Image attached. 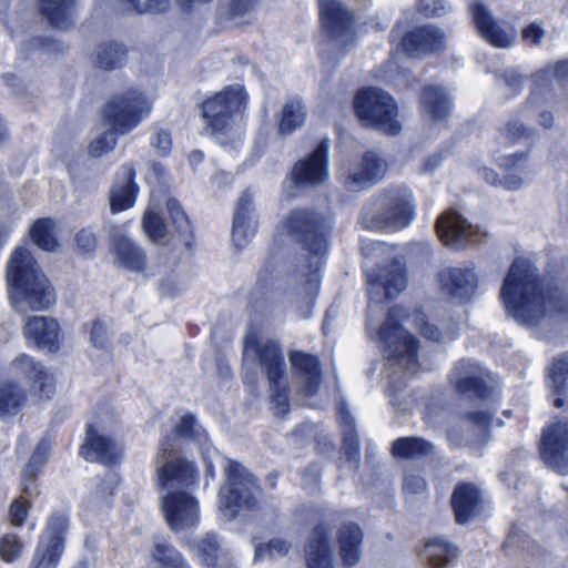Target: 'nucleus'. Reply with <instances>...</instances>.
<instances>
[{
  "mask_svg": "<svg viewBox=\"0 0 568 568\" xmlns=\"http://www.w3.org/2000/svg\"><path fill=\"white\" fill-rule=\"evenodd\" d=\"M500 297L506 311L518 322L536 326L542 322H568V296L548 280L539 278L528 261H514L504 278Z\"/></svg>",
  "mask_w": 568,
  "mask_h": 568,
  "instance_id": "obj_1",
  "label": "nucleus"
},
{
  "mask_svg": "<svg viewBox=\"0 0 568 568\" xmlns=\"http://www.w3.org/2000/svg\"><path fill=\"white\" fill-rule=\"evenodd\" d=\"M155 471L168 526L175 532L195 529L201 519L200 503L187 491L197 481L195 465L181 457L173 440L165 438L155 457Z\"/></svg>",
  "mask_w": 568,
  "mask_h": 568,
  "instance_id": "obj_2",
  "label": "nucleus"
},
{
  "mask_svg": "<svg viewBox=\"0 0 568 568\" xmlns=\"http://www.w3.org/2000/svg\"><path fill=\"white\" fill-rule=\"evenodd\" d=\"M283 226L293 240L305 243L307 256L302 257L297 264V273L305 278L303 293L313 298L320 288L321 266L327 253L326 239L329 229L328 220L308 210H293L283 221Z\"/></svg>",
  "mask_w": 568,
  "mask_h": 568,
  "instance_id": "obj_3",
  "label": "nucleus"
},
{
  "mask_svg": "<svg viewBox=\"0 0 568 568\" xmlns=\"http://www.w3.org/2000/svg\"><path fill=\"white\" fill-rule=\"evenodd\" d=\"M7 283L17 312L45 311L57 302L53 286L24 247L12 253L7 265Z\"/></svg>",
  "mask_w": 568,
  "mask_h": 568,
  "instance_id": "obj_4",
  "label": "nucleus"
},
{
  "mask_svg": "<svg viewBox=\"0 0 568 568\" xmlns=\"http://www.w3.org/2000/svg\"><path fill=\"white\" fill-rule=\"evenodd\" d=\"M224 473L225 484L219 493V509L222 516L231 520L241 511L256 510L260 489L254 476L234 460H226Z\"/></svg>",
  "mask_w": 568,
  "mask_h": 568,
  "instance_id": "obj_5",
  "label": "nucleus"
},
{
  "mask_svg": "<svg viewBox=\"0 0 568 568\" xmlns=\"http://www.w3.org/2000/svg\"><path fill=\"white\" fill-rule=\"evenodd\" d=\"M413 195L406 187H393L382 192L376 200L375 211L366 210L361 223L368 230H400L414 217Z\"/></svg>",
  "mask_w": 568,
  "mask_h": 568,
  "instance_id": "obj_6",
  "label": "nucleus"
},
{
  "mask_svg": "<svg viewBox=\"0 0 568 568\" xmlns=\"http://www.w3.org/2000/svg\"><path fill=\"white\" fill-rule=\"evenodd\" d=\"M354 109L357 118L366 126L377 128L390 135H396L402 130L394 99L378 88L358 91L354 99Z\"/></svg>",
  "mask_w": 568,
  "mask_h": 568,
  "instance_id": "obj_7",
  "label": "nucleus"
},
{
  "mask_svg": "<svg viewBox=\"0 0 568 568\" xmlns=\"http://www.w3.org/2000/svg\"><path fill=\"white\" fill-rule=\"evenodd\" d=\"M151 101L139 90L130 89L113 95L103 113L113 130L124 135L135 129L151 112Z\"/></svg>",
  "mask_w": 568,
  "mask_h": 568,
  "instance_id": "obj_8",
  "label": "nucleus"
},
{
  "mask_svg": "<svg viewBox=\"0 0 568 568\" xmlns=\"http://www.w3.org/2000/svg\"><path fill=\"white\" fill-rule=\"evenodd\" d=\"M387 172V162L377 152L367 151L344 161L337 169V180L351 192H361L377 184Z\"/></svg>",
  "mask_w": 568,
  "mask_h": 568,
  "instance_id": "obj_9",
  "label": "nucleus"
},
{
  "mask_svg": "<svg viewBox=\"0 0 568 568\" xmlns=\"http://www.w3.org/2000/svg\"><path fill=\"white\" fill-rule=\"evenodd\" d=\"M246 106V93L241 84L225 87L202 104L203 116L213 133L227 130Z\"/></svg>",
  "mask_w": 568,
  "mask_h": 568,
  "instance_id": "obj_10",
  "label": "nucleus"
},
{
  "mask_svg": "<svg viewBox=\"0 0 568 568\" xmlns=\"http://www.w3.org/2000/svg\"><path fill=\"white\" fill-rule=\"evenodd\" d=\"M321 34L336 47L355 42L356 20L353 11L339 0H318Z\"/></svg>",
  "mask_w": 568,
  "mask_h": 568,
  "instance_id": "obj_11",
  "label": "nucleus"
},
{
  "mask_svg": "<svg viewBox=\"0 0 568 568\" xmlns=\"http://www.w3.org/2000/svg\"><path fill=\"white\" fill-rule=\"evenodd\" d=\"M407 316L404 308L394 306L389 310L385 323L371 334L376 338L383 352H393L394 355H417L420 351L419 339L402 327L400 321Z\"/></svg>",
  "mask_w": 568,
  "mask_h": 568,
  "instance_id": "obj_12",
  "label": "nucleus"
},
{
  "mask_svg": "<svg viewBox=\"0 0 568 568\" xmlns=\"http://www.w3.org/2000/svg\"><path fill=\"white\" fill-rule=\"evenodd\" d=\"M366 277L368 298L374 303L397 297L407 285L405 265L399 260L381 267L377 273L367 272Z\"/></svg>",
  "mask_w": 568,
  "mask_h": 568,
  "instance_id": "obj_13",
  "label": "nucleus"
},
{
  "mask_svg": "<svg viewBox=\"0 0 568 568\" xmlns=\"http://www.w3.org/2000/svg\"><path fill=\"white\" fill-rule=\"evenodd\" d=\"M540 454L549 467L568 474V420L557 422L544 430Z\"/></svg>",
  "mask_w": 568,
  "mask_h": 568,
  "instance_id": "obj_14",
  "label": "nucleus"
},
{
  "mask_svg": "<svg viewBox=\"0 0 568 568\" xmlns=\"http://www.w3.org/2000/svg\"><path fill=\"white\" fill-rule=\"evenodd\" d=\"M439 287L443 294L459 303L467 302L478 286V276L471 264L446 267L438 273Z\"/></svg>",
  "mask_w": 568,
  "mask_h": 568,
  "instance_id": "obj_15",
  "label": "nucleus"
},
{
  "mask_svg": "<svg viewBox=\"0 0 568 568\" xmlns=\"http://www.w3.org/2000/svg\"><path fill=\"white\" fill-rule=\"evenodd\" d=\"M122 452V446L106 435L100 422L94 420L89 424L83 446V455L87 459L112 465L121 459Z\"/></svg>",
  "mask_w": 568,
  "mask_h": 568,
  "instance_id": "obj_16",
  "label": "nucleus"
},
{
  "mask_svg": "<svg viewBox=\"0 0 568 568\" xmlns=\"http://www.w3.org/2000/svg\"><path fill=\"white\" fill-rule=\"evenodd\" d=\"M329 140L323 139L310 158L297 162L292 176L296 184L318 185L326 181L328 176Z\"/></svg>",
  "mask_w": 568,
  "mask_h": 568,
  "instance_id": "obj_17",
  "label": "nucleus"
},
{
  "mask_svg": "<svg viewBox=\"0 0 568 568\" xmlns=\"http://www.w3.org/2000/svg\"><path fill=\"white\" fill-rule=\"evenodd\" d=\"M436 230L442 242L455 250L463 248L468 243L478 240L477 230L454 211L439 216Z\"/></svg>",
  "mask_w": 568,
  "mask_h": 568,
  "instance_id": "obj_18",
  "label": "nucleus"
},
{
  "mask_svg": "<svg viewBox=\"0 0 568 568\" xmlns=\"http://www.w3.org/2000/svg\"><path fill=\"white\" fill-rule=\"evenodd\" d=\"M60 324L50 316H29L23 325V336L38 351L54 353L59 348Z\"/></svg>",
  "mask_w": 568,
  "mask_h": 568,
  "instance_id": "obj_19",
  "label": "nucleus"
},
{
  "mask_svg": "<svg viewBox=\"0 0 568 568\" xmlns=\"http://www.w3.org/2000/svg\"><path fill=\"white\" fill-rule=\"evenodd\" d=\"M282 357H246L245 366H258L266 372L270 383L271 399L274 405L275 414L284 416L288 413V398L286 385L281 382L283 374Z\"/></svg>",
  "mask_w": 568,
  "mask_h": 568,
  "instance_id": "obj_20",
  "label": "nucleus"
},
{
  "mask_svg": "<svg viewBox=\"0 0 568 568\" xmlns=\"http://www.w3.org/2000/svg\"><path fill=\"white\" fill-rule=\"evenodd\" d=\"M257 222L254 215V200L250 190H245L239 197L232 227V240L236 247L245 246L254 236Z\"/></svg>",
  "mask_w": 568,
  "mask_h": 568,
  "instance_id": "obj_21",
  "label": "nucleus"
},
{
  "mask_svg": "<svg viewBox=\"0 0 568 568\" xmlns=\"http://www.w3.org/2000/svg\"><path fill=\"white\" fill-rule=\"evenodd\" d=\"M402 47L410 57L423 52H438L446 47V37L438 28L426 26L407 33L403 38Z\"/></svg>",
  "mask_w": 568,
  "mask_h": 568,
  "instance_id": "obj_22",
  "label": "nucleus"
},
{
  "mask_svg": "<svg viewBox=\"0 0 568 568\" xmlns=\"http://www.w3.org/2000/svg\"><path fill=\"white\" fill-rule=\"evenodd\" d=\"M473 21L479 34L489 43L498 48H508L513 43V37L500 28L491 12L480 3L470 7Z\"/></svg>",
  "mask_w": 568,
  "mask_h": 568,
  "instance_id": "obj_23",
  "label": "nucleus"
},
{
  "mask_svg": "<svg viewBox=\"0 0 568 568\" xmlns=\"http://www.w3.org/2000/svg\"><path fill=\"white\" fill-rule=\"evenodd\" d=\"M491 417L484 412L467 414L462 420L463 436L460 440L470 447H480L487 443L489 437V425ZM450 439L458 442L459 434L457 429L449 433Z\"/></svg>",
  "mask_w": 568,
  "mask_h": 568,
  "instance_id": "obj_24",
  "label": "nucleus"
},
{
  "mask_svg": "<svg viewBox=\"0 0 568 568\" xmlns=\"http://www.w3.org/2000/svg\"><path fill=\"white\" fill-rule=\"evenodd\" d=\"M134 179V168L131 164L123 165L121 175L116 179L110 191V205L113 213L122 212L134 204L138 192Z\"/></svg>",
  "mask_w": 568,
  "mask_h": 568,
  "instance_id": "obj_25",
  "label": "nucleus"
},
{
  "mask_svg": "<svg viewBox=\"0 0 568 568\" xmlns=\"http://www.w3.org/2000/svg\"><path fill=\"white\" fill-rule=\"evenodd\" d=\"M364 534L355 523H345L337 530L339 556L346 566L356 565L362 558Z\"/></svg>",
  "mask_w": 568,
  "mask_h": 568,
  "instance_id": "obj_26",
  "label": "nucleus"
},
{
  "mask_svg": "<svg viewBox=\"0 0 568 568\" xmlns=\"http://www.w3.org/2000/svg\"><path fill=\"white\" fill-rule=\"evenodd\" d=\"M453 508L459 524H465L481 510V495L471 484H462L456 487L453 498Z\"/></svg>",
  "mask_w": 568,
  "mask_h": 568,
  "instance_id": "obj_27",
  "label": "nucleus"
},
{
  "mask_svg": "<svg viewBox=\"0 0 568 568\" xmlns=\"http://www.w3.org/2000/svg\"><path fill=\"white\" fill-rule=\"evenodd\" d=\"M306 562L308 568H334L329 534L325 526L315 527L306 546Z\"/></svg>",
  "mask_w": 568,
  "mask_h": 568,
  "instance_id": "obj_28",
  "label": "nucleus"
},
{
  "mask_svg": "<svg viewBox=\"0 0 568 568\" xmlns=\"http://www.w3.org/2000/svg\"><path fill=\"white\" fill-rule=\"evenodd\" d=\"M63 551L59 532L47 530L40 538L32 558V568H57Z\"/></svg>",
  "mask_w": 568,
  "mask_h": 568,
  "instance_id": "obj_29",
  "label": "nucleus"
},
{
  "mask_svg": "<svg viewBox=\"0 0 568 568\" xmlns=\"http://www.w3.org/2000/svg\"><path fill=\"white\" fill-rule=\"evenodd\" d=\"M116 475L108 473L102 479H94L83 496L81 507L83 511L91 513L109 507V498L116 484Z\"/></svg>",
  "mask_w": 568,
  "mask_h": 568,
  "instance_id": "obj_30",
  "label": "nucleus"
},
{
  "mask_svg": "<svg viewBox=\"0 0 568 568\" xmlns=\"http://www.w3.org/2000/svg\"><path fill=\"white\" fill-rule=\"evenodd\" d=\"M77 0H41L40 12L50 26L68 29L74 22Z\"/></svg>",
  "mask_w": 568,
  "mask_h": 568,
  "instance_id": "obj_31",
  "label": "nucleus"
},
{
  "mask_svg": "<svg viewBox=\"0 0 568 568\" xmlns=\"http://www.w3.org/2000/svg\"><path fill=\"white\" fill-rule=\"evenodd\" d=\"M112 246L116 261L123 267L135 273H143L145 271V255L130 239L122 234L114 235Z\"/></svg>",
  "mask_w": 568,
  "mask_h": 568,
  "instance_id": "obj_32",
  "label": "nucleus"
},
{
  "mask_svg": "<svg viewBox=\"0 0 568 568\" xmlns=\"http://www.w3.org/2000/svg\"><path fill=\"white\" fill-rule=\"evenodd\" d=\"M450 382L455 384L456 389L462 394L473 393L475 396L484 398L488 397L493 390V387L486 381L468 372L464 359L458 362V366L450 375Z\"/></svg>",
  "mask_w": 568,
  "mask_h": 568,
  "instance_id": "obj_33",
  "label": "nucleus"
},
{
  "mask_svg": "<svg viewBox=\"0 0 568 568\" xmlns=\"http://www.w3.org/2000/svg\"><path fill=\"white\" fill-rule=\"evenodd\" d=\"M420 108L433 120H443L449 114L450 99L437 85H427L420 93Z\"/></svg>",
  "mask_w": 568,
  "mask_h": 568,
  "instance_id": "obj_34",
  "label": "nucleus"
},
{
  "mask_svg": "<svg viewBox=\"0 0 568 568\" xmlns=\"http://www.w3.org/2000/svg\"><path fill=\"white\" fill-rule=\"evenodd\" d=\"M18 366L22 368L29 379L32 381V388L39 394L40 399H50L55 393V378L52 373L32 364L29 357H22Z\"/></svg>",
  "mask_w": 568,
  "mask_h": 568,
  "instance_id": "obj_35",
  "label": "nucleus"
},
{
  "mask_svg": "<svg viewBox=\"0 0 568 568\" xmlns=\"http://www.w3.org/2000/svg\"><path fill=\"white\" fill-rule=\"evenodd\" d=\"M126 54L128 50L122 43L104 41L95 48L92 62L100 69L113 70L125 63Z\"/></svg>",
  "mask_w": 568,
  "mask_h": 568,
  "instance_id": "obj_36",
  "label": "nucleus"
},
{
  "mask_svg": "<svg viewBox=\"0 0 568 568\" xmlns=\"http://www.w3.org/2000/svg\"><path fill=\"white\" fill-rule=\"evenodd\" d=\"M193 549L199 558L211 568H236L226 554H219L214 535H206L193 545Z\"/></svg>",
  "mask_w": 568,
  "mask_h": 568,
  "instance_id": "obj_37",
  "label": "nucleus"
},
{
  "mask_svg": "<svg viewBox=\"0 0 568 568\" xmlns=\"http://www.w3.org/2000/svg\"><path fill=\"white\" fill-rule=\"evenodd\" d=\"M27 400L26 393L14 382H0V417L17 415Z\"/></svg>",
  "mask_w": 568,
  "mask_h": 568,
  "instance_id": "obj_38",
  "label": "nucleus"
},
{
  "mask_svg": "<svg viewBox=\"0 0 568 568\" xmlns=\"http://www.w3.org/2000/svg\"><path fill=\"white\" fill-rule=\"evenodd\" d=\"M525 156L523 154H514L500 159L499 165L505 171L501 185L506 190L517 191L525 184Z\"/></svg>",
  "mask_w": 568,
  "mask_h": 568,
  "instance_id": "obj_39",
  "label": "nucleus"
},
{
  "mask_svg": "<svg viewBox=\"0 0 568 568\" xmlns=\"http://www.w3.org/2000/svg\"><path fill=\"white\" fill-rule=\"evenodd\" d=\"M456 555L457 549L443 538L428 540L422 552L433 568H444Z\"/></svg>",
  "mask_w": 568,
  "mask_h": 568,
  "instance_id": "obj_40",
  "label": "nucleus"
},
{
  "mask_svg": "<svg viewBox=\"0 0 568 568\" xmlns=\"http://www.w3.org/2000/svg\"><path fill=\"white\" fill-rule=\"evenodd\" d=\"M296 374L303 379L307 395L316 393L320 385V366L317 357H291Z\"/></svg>",
  "mask_w": 568,
  "mask_h": 568,
  "instance_id": "obj_41",
  "label": "nucleus"
},
{
  "mask_svg": "<svg viewBox=\"0 0 568 568\" xmlns=\"http://www.w3.org/2000/svg\"><path fill=\"white\" fill-rule=\"evenodd\" d=\"M282 352L280 343L270 336L248 329L244 336V355H277Z\"/></svg>",
  "mask_w": 568,
  "mask_h": 568,
  "instance_id": "obj_42",
  "label": "nucleus"
},
{
  "mask_svg": "<svg viewBox=\"0 0 568 568\" xmlns=\"http://www.w3.org/2000/svg\"><path fill=\"white\" fill-rule=\"evenodd\" d=\"M305 121L304 105L298 99L288 100L281 112L278 131L282 134H291Z\"/></svg>",
  "mask_w": 568,
  "mask_h": 568,
  "instance_id": "obj_43",
  "label": "nucleus"
},
{
  "mask_svg": "<svg viewBox=\"0 0 568 568\" xmlns=\"http://www.w3.org/2000/svg\"><path fill=\"white\" fill-rule=\"evenodd\" d=\"M49 444L47 442H41L34 449L29 463L23 469L22 473V486L23 493L26 495H31L32 491V483L36 478V475L41 469L43 464L45 463L49 456Z\"/></svg>",
  "mask_w": 568,
  "mask_h": 568,
  "instance_id": "obj_44",
  "label": "nucleus"
},
{
  "mask_svg": "<svg viewBox=\"0 0 568 568\" xmlns=\"http://www.w3.org/2000/svg\"><path fill=\"white\" fill-rule=\"evenodd\" d=\"M52 219H40L30 229L32 241L43 251L52 252L58 247Z\"/></svg>",
  "mask_w": 568,
  "mask_h": 568,
  "instance_id": "obj_45",
  "label": "nucleus"
},
{
  "mask_svg": "<svg viewBox=\"0 0 568 568\" xmlns=\"http://www.w3.org/2000/svg\"><path fill=\"white\" fill-rule=\"evenodd\" d=\"M433 445L420 438H399L393 445V453L397 457L419 458L433 453Z\"/></svg>",
  "mask_w": 568,
  "mask_h": 568,
  "instance_id": "obj_46",
  "label": "nucleus"
},
{
  "mask_svg": "<svg viewBox=\"0 0 568 568\" xmlns=\"http://www.w3.org/2000/svg\"><path fill=\"white\" fill-rule=\"evenodd\" d=\"M152 557L160 564V568H189L181 554L165 540H158L154 544Z\"/></svg>",
  "mask_w": 568,
  "mask_h": 568,
  "instance_id": "obj_47",
  "label": "nucleus"
},
{
  "mask_svg": "<svg viewBox=\"0 0 568 568\" xmlns=\"http://www.w3.org/2000/svg\"><path fill=\"white\" fill-rule=\"evenodd\" d=\"M128 12L138 14H161L169 11L171 0H118Z\"/></svg>",
  "mask_w": 568,
  "mask_h": 568,
  "instance_id": "obj_48",
  "label": "nucleus"
},
{
  "mask_svg": "<svg viewBox=\"0 0 568 568\" xmlns=\"http://www.w3.org/2000/svg\"><path fill=\"white\" fill-rule=\"evenodd\" d=\"M174 432L178 437L194 439L201 447L209 443L204 429L197 424L195 416L192 414L182 415L175 425Z\"/></svg>",
  "mask_w": 568,
  "mask_h": 568,
  "instance_id": "obj_49",
  "label": "nucleus"
},
{
  "mask_svg": "<svg viewBox=\"0 0 568 568\" xmlns=\"http://www.w3.org/2000/svg\"><path fill=\"white\" fill-rule=\"evenodd\" d=\"M83 331L89 335L90 344L97 349H104L109 344V327L100 320L87 322Z\"/></svg>",
  "mask_w": 568,
  "mask_h": 568,
  "instance_id": "obj_50",
  "label": "nucleus"
},
{
  "mask_svg": "<svg viewBox=\"0 0 568 568\" xmlns=\"http://www.w3.org/2000/svg\"><path fill=\"white\" fill-rule=\"evenodd\" d=\"M115 134L118 133L111 126L110 130L93 139L88 146L90 156L100 158L112 151L116 144Z\"/></svg>",
  "mask_w": 568,
  "mask_h": 568,
  "instance_id": "obj_51",
  "label": "nucleus"
},
{
  "mask_svg": "<svg viewBox=\"0 0 568 568\" xmlns=\"http://www.w3.org/2000/svg\"><path fill=\"white\" fill-rule=\"evenodd\" d=\"M568 375V357H559L548 368L547 383L550 388L561 392Z\"/></svg>",
  "mask_w": 568,
  "mask_h": 568,
  "instance_id": "obj_52",
  "label": "nucleus"
},
{
  "mask_svg": "<svg viewBox=\"0 0 568 568\" xmlns=\"http://www.w3.org/2000/svg\"><path fill=\"white\" fill-rule=\"evenodd\" d=\"M23 542L14 534H6L0 539V557L6 562L16 561L22 554Z\"/></svg>",
  "mask_w": 568,
  "mask_h": 568,
  "instance_id": "obj_53",
  "label": "nucleus"
},
{
  "mask_svg": "<svg viewBox=\"0 0 568 568\" xmlns=\"http://www.w3.org/2000/svg\"><path fill=\"white\" fill-rule=\"evenodd\" d=\"M412 317L414 327L420 333L423 337L437 343L442 341L440 331L435 324L428 321L424 312L416 310Z\"/></svg>",
  "mask_w": 568,
  "mask_h": 568,
  "instance_id": "obj_54",
  "label": "nucleus"
},
{
  "mask_svg": "<svg viewBox=\"0 0 568 568\" xmlns=\"http://www.w3.org/2000/svg\"><path fill=\"white\" fill-rule=\"evenodd\" d=\"M143 229L153 241L163 239L166 234V225L163 219L155 212L148 210L143 217Z\"/></svg>",
  "mask_w": 568,
  "mask_h": 568,
  "instance_id": "obj_55",
  "label": "nucleus"
},
{
  "mask_svg": "<svg viewBox=\"0 0 568 568\" xmlns=\"http://www.w3.org/2000/svg\"><path fill=\"white\" fill-rule=\"evenodd\" d=\"M290 545L283 539H272L267 545H258L255 548V559L264 557L277 558L287 554Z\"/></svg>",
  "mask_w": 568,
  "mask_h": 568,
  "instance_id": "obj_56",
  "label": "nucleus"
},
{
  "mask_svg": "<svg viewBox=\"0 0 568 568\" xmlns=\"http://www.w3.org/2000/svg\"><path fill=\"white\" fill-rule=\"evenodd\" d=\"M166 207L179 233L185 234L190 231V222L186 214L183 212L180 203L175 199H169Z\"/></svg>",
  "mask_w": 568,
  "mask_h": 568,
  "instance_id": "obj_57",
  "label": "nucleus"
},
{
  "mask_svg": "<svg viewBox=\"0 0 568 568\" xmlns=\"http://www.w3.org/2000/svg\"><path fill=\"white\" fill-rule=\"evenodd\" d=\"M500 135L505 143H515L529 136V132L517 119H511L500 130Z\"/></svg>",
  "mask_w": 568,
  "mask_h": 568,
  "instance_id": "obj_58",
  "label": "nucleus"
},
{
  "mask_svg": "<svg viewBox=\"0 0 568 568\" xmlns=\"http://www.w3.org/2000/svg\"><path fill=\"white\" fill-rule=\"evenodd\" d=\"M254 8V0H231L229 14L230 18L237 24L244 23L242 20L245 16L250 14Z\"/></svg>",
  "mask_w": 568,
  "mask_h": 568,
  "instance_id": "obj_59",
  "label": "nucleus"
},
{
  "mask_svg": "<svg viewBox=\"0 0 568 568\" xmlns=\"http://www.w3.org/2000/svg\"><path fill=\"white\" fill-rule=\"evenodd\" d=\"M75 242L81 251L91 253L97 247V235L90 227H84L77 233Z\"/></svg>",
  "mask_w": 568,
  "mask_h": 568,
  "instance_id": "obj_60",
  "label": "nucleus"
},
{
  "mask_svg": "<svg viewBox=\"0 0 568 568\" xmlns=\"http://www.w3.org/2000/svg\"><path fill=\"white\" fill-rule=\"evenodd\" d=\"M28 508L29 504L27 499L16 500L14 503H12L10 516L13 525L21 526L24 523L28 515Z\"/></svg>",
  "mask_w": 568,
  "mask_h": 568,
  "instance_id": "obj_61",
  "label": "nucleus"
},
{
  "mask_svg": "<svg viewBox=\"0 0 568 568\" xmlns=\"http://www.w3.org/2000/svg\"><path fill=\"white\" fill-rule=\"evenodd\" d=\"M427 484L419 475H408L404 480V491L406 494H420L426 490Z\"/></svg>",
  "mask_w": 568,
  "mask_h": 568,
  "instance_id": "obj_62",
  "label": "nucleus"
},
{
  "mask_svg": "<svg viewBox=\"0 0 568 568\" xmlns=\"http://www.w3.org/2000/svg\"><path fill=\"white\" fill-rule=\"evenodd\" d=\"M418 7L426 16H440L445 12L444 0H419Z\"/></svg>",
  "mask_w": 568,
  "mask_h": 568,
  "instance_id": "obj_63",
  "label": "nucleus"
},
{
  "mask_svg": "<svg viewBox=\"0 0 568 568\" xmlns=\"http://www.w3.org/2000/svg\"><path fill=\"white\" fill-rule=\"evenodd\" d=\"M153 145L158 150L160 155H168L172 149L171 135L163 130L159 131L156 133L155 140L153 141Z\"/></svg>",
  "mask_w": 568,
  "mask_h": 568,
  "instance_id": "obj_64",
  "label": "nucleus"
}]
</instances>
